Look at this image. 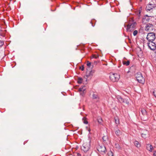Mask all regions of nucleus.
Segmentation results:
<instances>
[{
  "label": "nucleus",
  "instance_id": "f257e3e1",
  "mask_svg": "<svg viewBox=\"0 0 156 156\" xmlns=\"http://www.w3.org/2000/svg\"><path fill=\"white\" fill-rule=\"evenodd\" d=\"M136 23L132 19H131L126 25L124 24L125 27H126V30L128 32H130L134 30L136 27Z\"/></svg>",
  "mask_w": 156,
  "mask_h": 156
},
{
  "label": "nucleus",
  "instance_id": "f03ea898",
  "mask_svg": "<svg viewBox=\"0 0 156 156\" xmlns=\"http://www.w3.org/2000/svg\"><path fill=\"white\" fill-rule=\"evenodd\" d=\"M90 147V141L89 140L88 142H85L83 143L82 147H81V149L86 152L89 150Z\"/></svg>",
  "mask_w": 156,
  "mask_h": 156
},
{
  "label": "nucleus",
  "instance_id": "7ed1b4c3",
  "mask_svg": "<svg viewBox=\"0 0 156 156\" xmlns=\"http://www.w3.org/2000/svg\"><path fill=\"white\" fill-rule=\"evenodd\" d=\"M110 78L113 82L117 81L120 78V75L117 73H112L110 74Z\"/></svg>",
  "mask_w": 156,
  "mask_h": 156
},
{
  "label": "nucleus",
  "instance_id": "20e7f679",
  "mask_svg": "<svg viewBox=\"0 0 156 156\" xmlns=\"http://www.w3.org/2000/svg\"><path fill=\"white\" fill-rule=\"evenodd\" d=\"M136 77L137 81L140 83H143L144 79L140 72H138L135 74Z\"/></svg>",
  "mask_w": 156,
  "mask_h": 156
},
{
  "label": "nucleus",
  "instance_id": "39448f33",
  "mask_svg": "<svg viewBox=\"0 0 156 156\" xmlns=\"http://www.w3.org/2000/svg\"><path fill=\"white\" fill-rule=\"evenodd\" d=\"M155 38L154 33L151 32L148 33L147 35V39L148 41H153Z\"/></svg>",
  "mask_w": 156,
  "mask_h": 156
},
{
  "label": "nucleus",
  "instance_id": "423d86ee",
  "mask_svg": "<svg viewBox=\"0 0 156 156\" xmlns=\"http://www.w3.org/2000/svg\"><path fill=\"white\" fill-rule=\"evenodd\" d=\"M98 151L102 154H105L106 149L105 147L103 145H99L97 148Z\"/></svg>",
  "mask_w": 156,
  "mask_h": 156
},
{
  "label": "nucleus",
  "instance_id": "0eeeda50",
  "mask_svg": "<svg viewBox=\"0 0 156 156\" xmlns=\"http://www.w3.org/2000/svg\"><path fill=\"white\" fill-rule=\"evenodd\" d=\"M147 45L149 48L151 50H154L156 48V44L153 41H148Z\"/></svg>",
  "mask_w": 156,
  "mask_h": 156
},
{
  "label": "nucleus",
  "instance_id": "6e6552de",
  "mask_svg": "<svg viewBox=\"0 0 156 156\" xmlns=\"http://www.w3.org/2000/svg\"><path fill=\"white\" fill-rule=\"evenodd\" d=\"M153 28L154 26L152 24L148 23L145 27V30L146 31H151L153 30Z\"/></svg>",
  "mask_w": 156,
  "mask_h": 156
},
{
  "label": "nucleus",
  "instance_id": "1a4fd4ad",
  "mask_svg": "<svg viewBox=\"0 0 156 156\" xmlns=\"http://www.w3.org/2000/svg\"><path fill=\"white\" fill-rule=\"evenodd\" d=\"M156 5L154 4H149L146 7V9L147 11H150L153 8L155 7Z\"/></svg>",
  "mask_w": 156,
  "mask_h": 156
},
{
  "label": "nucleus",
  "instance_id": "9d476101",
  "mask_svg": "<svg viewBox=\"0 0 156 156\" xmlns=\"http://www.w3.org/2000/svg\"><path fill=\"white\" fill-rule=\"evenodd\" d=\"M154 18L153 16H149L147 15L144 16L143 18V22L146 20L147 21H149L150 20H152V19Z\"/></svg>",
  "mask_w": 156,
  "mask_h": 156
},
{
  "label": "nucleus",
  "instance_id": "9b49d317",
  "mask_svg": "<svg viewBox=\"0 0 156 156\" xmlns=\"http://www.w3.org/2000/svg\"><path fill=\"white\" fill-rule=\"evenodd\" d=\"M146 148L150 152H152L153 148V146L149 144H147Z\"/></svg>",
  "mask_w": 156,
  "mask_h": 156
},
{
  "label": "nucleus",
  "instance_id": "f8f14e48",
  "mask_svg": "<svg viewBox=\"0 0 156 156\" xmlns=\"http://www.w3.org/2000/svg\"><path fill=\"white\" fill-rule=\"evenodd\" d=\"M116 98L117 99L118 101L121 103H122V102H125L124 99L122 98L119 96H117L116 97Z\"/></svg>",
  "mask_w": 156,
  "mask_h": 156
},
{
  "label": "nucleus",
  "instance_id": "ddd939ff",
  "mask_svg": "<svg viewBox=\"0 0 156 156\" xmlns=\"http://www.w3.org/2000/svg\"><path fill=\"white\" fill-rule=\"evenodd\" d=\"M94 73V72H93V71H89V73H87V74L86 76L87 78H88V77H91V76H92L93 75V73Z\"/></svg>",
  "mask_w": 156,
  "mask_h": 156
},
{
  "label": "nucleus",
  "instance_id": "4468645a",
  "mask_svg": "<svg viewBox=\"0 0 156 156\" xmlns=\"http://www.w3.org/2000/svg\"><path fill=\"white\" fill-rule=\"evenodd\" d=\"M136 69V66L135 65H133L130 67L129 69V71H132V72H134Z\"/></svg>",
  "mask_w": 156,
  "mask_h": 156
},
{
  "label": "nucleus",
  "instance_id": "2eb2a0df",
  "mask_svg": "<svg viewBox=\"0 0 156 156\" xmlns=\"http://www.w3.org/2000/svg\"><path fill=\"white\" fill-rule=\"evenodd\" d=\"M93 98L94 99H96L97 100L99 99V97L98 95L96 94H94L92 95Z\"/></svg>",
  "mask_w": 156,
  "mask_h": 156
},
{
  "label": "nucleus",
  "instance_id": "dca6fc26",
  "mask_svg": "<svg viewBox=\"0 0 156 156\" xmlns=\"http://www.w3.org/2000/svg\"><path fill=\"white\" fill-rule=\"evenodd\" d=\"M134 144L137 147H140V144L139 143L138 141H135L134 142Z\"/></svg>",
  "mask_w": 156,
  "mask_h": 156
},
{
  "label": "nucleus",
  "instance_id": "f3484780",
  "mask_svg": "<svg viewBox=\"0 0 156 156\" xmlns=\"http://www.w3.org/2000/svg\"><path fill=\"white\" fill-rule=\"evenodd\" d=\"M85 90L86 88L85 87V86H84L83 87L81 88H80L79 89V90L80 91H82L83 92V93H84V92L85 91Z\"/></svg>",
  "mask_w": 156,
  "mask_h": 156
},
{
  "label": "nucleus",
  "instance_id": "a211bd4d",
  "mask_svg": "<svg viewBox=\"0 0 156 156\" xmlns=\"http://www.w3.org/2000/svg\"><path fill=\"white\" fill-rule=\"evenodd\" d=\"M141 112L142 114L146 116L147 115V112L145 109H142V110H141Z\"/></svg>",
  "mask_w": 156,
  "mask_h": 156
},
{
  "label": "nucleus",
  "instance_id": "6ab92c4d",
  "mask_svg": "<svg viewBox=\"0 0 156 156\" xmlns=\"http://www.w3.org/2000/svg\"><path fill=\"white\" fill-rule=\"evenodd\" d=\"M115 133L116 134L117 136H119L121 134V132L119 129H118L117 130L115 131Z\"/></svg>",
  "mask_w": 156,
  "mask_h": 156
},
{
  "label": "nucleus",
  "instance_id": "aec40b11",
  "mask_svg": "<svg viewBox=\"0 0 156 156\" xmlns=\"http://www.w3.org/2000/svg\"><path fill=\"white\" fill-rule=\"evenodd\" d=\"M124 65H125L127 66H129V64L130 62L129 61H128L127 62L124 61L123 62Z\"/></svg>",
  "mask_w": 156,
  "mask_h": 156
},
{
  "label": "nucleus",
  "instance_id": "412c9836",
  "mask_svg": "<svg viewBox=\"0 0 156 156\" xmlns=\"http://www.w3.org/2000/svg\"><path fill=\"white\" fill-rule=\"evenodd\" d=\"M115 147L118 150L120 149V147L118 143H116L115 144Z\"/></svg>",
  "mask_w": 156,
  "mask_h": 156
},
{
  "label": "nucleus",
  "instance_id": "4be33fe9",
  "mask_svg": "<svg viewBox=\"0 0 156 156\" xmlns=\"http://www.w3.org/2000/svg\"><path fill=\"white\" fill-rule=\"evenodd\" d=\"M82 79L81 78H79L78 79L77 82L78 83H82Z\"/></svg>",
  "mask_w": 156,
  "mask_h": 156
},
{
  "label": "nucleus",
  "instance_id": "5701e85b",
  "mask_svg": "<svg viewBox=\"0 0 156 156\" xmlns=\"http://www.w3.org/2000/svg\"><path fill=\"white\" fill-rule=\"evenodd\" d=\"M83 122L85 124H87L88 123V122L86 120V118L85 117H83Z\"/></svg>",
  "mask_w": 156,
  "mask_h": 156
},
{
  "label": "nucleus",
  "instance_id": "b1692460",
  "mask_svg": "<svg viewBox=\"0 0 156 156\" xmlns=\"http://www.w3.org/2000/svg\"><path fill=\"white\" fill-rule=\"evenodd\" d=\"M103 140L104 141H106L108 140V137L107 136H104L102 137Z\"/></svg>",
  "mask_w": 156,
  "mask_h": 156
},
{
  "label": "nucleus",
  "instance_id": "393cba45",
  "mask_svg": "<svg viewBox=\"0 0 156 156\" xmlns=\"http://www.w3.org/2000/svg\"><path fill=\"white\" fill-rule=\"evenodd\" d=\"M141 136L143 138H146L147 136L146 134L144 133H142Z\"/></svg>",
  "mask_w": 156,
  "mask_h": 156
},
{
  "label": "nucleus",
  "instance_id": "a878e982",
  "mask_svg": "<svg viewBox=\"0 0 156 156\" xmlns=\"http://www.w3.org/2000/svg\"><path fill=\"white\" fill-rule=\"evenodd\" d=\"M87 66H88L89 67H90V66L91 65V63L89 61H87Z\"/></svg>",
  "mask_w": 156,
  "mask_h": 156
},
{
  "label": "nucleus",
  "instance_id": "bb28decb",
  "mask_svg": "<svg viewBox=\"0 0 156 156\" xmlns=\"http://www.w3.org/2000/svg\"><path fill=\"white\" fill-rule=\"evenodd\" d=\"M138 33L137 31L136 30H134L133 32V35L135 36Z\"/></svg>",
  "mask_w": 156,
  "mask_h": 156
},
{
  "label": "nucleus",
  "instance_id": "cd10ccee",
  "mask_svg": "<svg viewBox=\"0 0 156 156\" xmlns=\"http://www.w3.org/2000/svg\"><path fill=\"white\" fill-rule=\"evenodd\" d=\"M98 123H101L102 122V119L101 118H99L98 119Z\"/></svg>",
  "mask_w": 156,
  "mask_h": 156
},
{
  "label": "nucleus",
  "instance_id": "c85d7f7f",
  "mask_svg": "<svg viewBox=\"0 0 156 156\" xmlns=\"http://www.w3.org/2000/svg\"><path fill=\"white\" fill-rule=\"evenodd\" d=\"M113 154L112 152L110 151L108 153V156H113Z\"/></svg>",
  "mask_w": 156,
  "mask_h": 156
},
{
  "label": "nucleus",
  "instance_id": "c756f323",
  "mask_svg": "<svg viewBox=\"0 0 156 156\" xmlns=\"http://www.w3.org/2000/svg\"><path fill=\"white\" fill-rule=\"evenodd\" d=\"M153 93L155 97L156 98V89L154 90Z\"/></svg>",
  "mask_w": 156,
  "mask_h": 156
},
{
  "label": "nucleus",
  "instance_id": "7c9ffc66",
  "mask_svg": "<svg viewBox=\"0 0 156 156\" xmlns=\"http://www.w3.org/2000/svg\"><path fill=\"white\" fill-rule=\"evenodd\" d=\"M124 101H125V102H124V103H126V104H129V101H128V100L126 99H124Z\"/></svg>",
  "mask_w": 156,
  "mask_h": 156
},
{
  "label": "nucleus",
  "instance_id": "2f4dec72",
  "mask_svg": "<svg viewBox=\"0 0 156 156\" xmlns=\"http://www.w3.org/2000/svg\"><path fill=\"white\" fill-rule=\"evenodd\" d=\"M3 42L2 41L0 40V47L2 46L3 44Z\"/></svg>",
  "mask_w": 156,
  "mask_h": 156
},
{
  "label": "nucleus",
  "instance_id": "473e14b6",
  "mask_svg": "<svg viewBox=\"0 0 156 156\" xmlns=\"http://www.w3.org/2000/svg\"><path fill=\"white\" fill-rule=\"evenodd\" d=\"M80 69H81L82 71H83L84 69V67L83 66L82 67V68H81V67H80Z\"/></svg>",
  "mask_w": 156,
  "mask_h": 156
},
{
  "label": "nucleus",
  "instance_id": "72a5a7b5",
  "mask_svg": "<svg viewBox=\"0 0 156 156\" xmlns=\"http://www.w3.org/2000/svg\"><path fill=\"white\" fill-rule=\"evenodd\" d=\"M115 122L116 124H119V120L117 121L116 119H115Z\"/></svg>",
  "mask_w": 156,
  "mask_h": 156
},
{
  "label": "nucleus",
  "instance_id": "f704fd0d",
  "mask_svg": "<svg viewBox=\"0 0 156 156\" xmlns=\"http://www.w3.org/2000/svg\"><path fill=\"white\" fill-rule=\"evenodd\" d=\"M98 57V56H93V58H97Z\"/></svg>",
  "mask_w": 156,
  "mask_h": 156
},
{
  "label": "nucleus",
  "instance_id": "c9c22d12",
  "mask_svg": "<svg viewBox=\"0 0 156 156\" xmlns=\"http://www.w3.org/2000/svg\"><path fill=\"white\" fill-rule=\"evenodd\" d=\"M154 156H156V151H154L153 154Z\"/></svg>",
  "mask_w": 156,
  "mask_h": 156
},
{
  "label": "nucleus",
  "instance_id": "e433bc0d",
  "mask_svg": "<svg viewBox=\"0 0 156 156\" xmlns=\"http://www.w3.org/2000/svg\"><path fill=\"white\" fill-rule=\"evenodd\" d=\"M154 56H156V50L154 52Z\"/></svg>",
  "mask_w": 156,
  "mask_h": 156
},
{
  "label": "nucleus",
  "instance_id": "4c0bfd02",
  "mask_svg": "<svg viewBox=\"0 0 156 156\" xmlns=\"http://www.w3.org/2000/svg\"><path fill=\"white\" fill-rule=\"evenodd\" d=\"M154 60L156 61V56H154Z\"/></svg>",
  "mask_w": 156,
  "mask_h": 156
},
{
  "label": "nucleus",
  "instance_id": "58836bf2",
  "mask_svg": "<svg viewBox=\"0 0 156 156\" xmlns=\"http://www.w3.org/2000/svg\"><path fill=\"white\" fill-rule=\"evenodd\" d=\"M78 156H81V155L80 154H77Z\"/></svg>",
  "mask_w": 156,
  "mask_h": 156
}]
</instances>
